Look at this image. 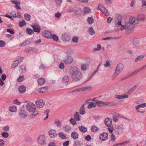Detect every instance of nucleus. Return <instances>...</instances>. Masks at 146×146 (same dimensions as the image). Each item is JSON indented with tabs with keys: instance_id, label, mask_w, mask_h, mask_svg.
Wrapping results in <instances>:
<instances>
[{
	"instance_id": "nucleus-55",
	"label": "nucleus",
	"mask_w": 146,
	"mask_h": 146,
	"mask_svg": "<svg viewBox=\"0 0 146 146\" xmlns=\"http://www.w3.org/2000/svg\"><path fill=\"white\" fill-rule=\"evenodd\" d=\"M62 0H54V2L57 5H60L62 3Z\"/></svg>"
},
{
	"instance_id": "nucleus-60",
	"label": "nucleus",
	"mask_w": 146,
	"mask_h": 146,
	"mask_svg": "<svg viewBox=\"0 0 146 146\" xmlns=\"http://www.w3.org/2000/svg\"><path fill=\"white\" fill-rule=\"evenodd\" d=\"M20 67V69L21 70L22 72L25 70V67L24 65H21Z\"/></svg>"
},
{
	"instance_id": "nucleus-21",
	"label": "nucleus",
	"mask_w": 146,
	"mask_h": 146,
	"mask_svg": "<svg viewBox=\"0 0 146 146\" xmlns=\"http://www.w3.org/2000/svg\"><path fill=\"white\" fill-rule=\"evenodd\" d=\"M78 129L80 132L84 133H86L87 131V129L83 126H79Z\"/></svg>"
},
{
	"instance_id": "nucleus-46",
	"label": "nucleus",
	"mask_w": 146,
	"mask_h": 146,
	"mask_svg": "<svg viewBox=\"0 0 146 146\" xmlns=\"http://www.w3.org/2000/svg\"><path fill=\"white\" fill-rule=\"evenodd\" d=\"M84 13H87L90 11V9L88 7H85L84 9Z\"/></svg>"
},
{
	"instance_id": "nucleus-19",
	"label": "nucleus",
	"mask_w": 146,
	"mask_h": 146,
	"mask_svg": "<svg viewBox=\"0 0 146 146\" xmlns=\"http://www.w3.org/2000/svg\"><path fill=\"white\" fill-rule=\"evenodd\" d=\"M26 88L24 85H21L19 88V90L20 94H23L26 91Z\"/></svg>"
},
{
	"instance_id": "nucleus-16",
	"label": "nucleus",
	"mask_w": 146,
	"mask_h": 146,
	"mask_svg": "<svg viewBox=\"0 0 146 146\" xmlns=\"http://www.w3.org/2000/svg\"><path fill=\"white\" fill-rule=\"evenodd\" d=\"M32 27L34 30V31L35 32L39 33L40 31V27L38 25L35 24L32 26Z\"/></svg>"
},
{
	"instance_id": "nucleus-52",
	"label": "nucleus",
	"mask_w": 146,
	"mask_h": 146,
	"mask_svg": "<svg viewBox=\"0 0 146 146\" xmlns=\"http://www.w3.org/2000/svg\"><path fill=\"white\" fill-rule=\"evenodd\" d=\"M37 51V50L36 48H31V52H30V53L33 54L34 53L36 52Z\"/></svg>"
},
{
	"instance_id": "nucleus-33",
	"label": "nucleus",
	"mask_w": 146,
	"mask_h": 146,
	"mask_svg": "<svg viewBox=\"0 0 146 146\" xmlns=\"http://www.w3.org/2000/svg\"><path fill=\"white\" fill-rule=\"evenodd\" d=\"M26 32L27 33L31 35L33 34L34 31L31 29L27 28L26 29Z\"/></svg>"
},
{
	"instance_id": "nucleus-13",
	"label": "nucleus",
	"mask_w": 146,
	"mask_h": 146,
	"mask_svg": "<svg viewBox=\"0 0 146 146\" xmlns=\"http://www.w3.org/2000/svg\"><path fill=\"white\" fill-rule=\"evenodd\" d=\"M48 134L52 138L56 137L57 135V134L56 133V131L54 129H51L48 131Z\"/></svg>"
},
{
	"instance_id": "nucleus-7",
	"label": "nucleus",
	"mask_w": 146,
	"mask_h": 146,
	"mask_svg": "<svg viewBox=\"0 0 146 146\" xmlns=\"http://www.w3.org/2000/svg\"><path fill=\"white\" fill-rule=\"evenodd\" d=\"M36 104L37 107L40 108L43 107L44 105V102L41 99H38L36 100Z\"/></svg>"
},
{
	"instance_id": "nucleus-58",
	"label": "nucleus",
	"mask_w": 146,
	"mask_h": 146,
	"mask_svg": "<svg viewBox=\"0 0 146 146\" xmlns=\"http://www.w3.org/2000/svg\"><path fill=\"white\" fill-rule=\"evenodd\" d=\"M108 129L109 132L112 133L113 130V126H110V127H108Z\"/></svg>"
},
{
	"instance_id": "nucleus-45",
	"label": "nucleus",
	"mask_w": 146,
	"mask_h": 146,
	"mask_svg": "<svg viewBox=\"0 0 146 146\" xmlns=\"http://www.w3.org/2000/svg\"><path fill=\"white\" fill-rule=\"evenodd\" d=\"M19 62H18V61L17 60H15L14 61L13 63V64L11 66V68H14L15 67H16L19 64Z\"/></svg>"
},
{
	"instance_id": "nucleus-22",
	"label": "nucleus",
	"mask_w": 146,
	"mask_h": 146,
	"mask_svg": "<svg viewBox=\"0 0 146 146\" xmlns=\"http://www.w3.org/2000/svg\"><path fill=\"white\" fill-rule=\"evenodd\" d=\"M62 81L64 83H67L69 81V77L68 76H65L63 77Z\"/></svg>"
},
{
	"instance_id": "nucleus-24",
	"label": "nucleus",
	"mask_w": 146,
	"mask_h": 146,
	"mask_svg": "<svg viewBox=\"0 0 146 146\" xmlns=\"http://www.w3.org/2000/svg\"><path fill=\"white\" fill-rule=\"evenodd\" d=\"M74 117L76 121H78L80 120L79 113L78 112H76L74 114Z\"/></svg>"
},
{
	"instance_id": "nucleus-18",
	"label": "nucleus",
	"mask_w": 146,
	"mask_h": 146,
	"mask_svg": "<svg viewBox=\"0 0 146 146\" xmlns=\"http://www.w3.org/2000/svg\"><path fill=\"white\" fill-rule=\"evenodd\" d=\"M78 136L79 135L77 132L74 131L71 133V137L74 140L77 139H78Z\"/></svg>"
},
{
	"instance_id": "nucleus-14",
	"label": "nucleus",
	"mask_w": 146,
	"mask_h": 146,
	"mask_svg": "<svg viewBox=\"0 0 146 146\" xmlns=\"http://www.w3.org/2000/svg\"><path fill=\"white\" fill-rule=\"evenodd\" d=\"M104 122L106 125L107 127H110L112 124V120L109 118H106L105 119Z\"/></svg>"
},
{
	"instance_id": "nucleus-49",
	"label": "nucleus",
	"mask_w": 146,
	"mask_h": 146,
	"mask_svg": "<svg viewBox=\"0 0 146 146\" xmlns=\"http://www.w3.org/2000/svg\"><path fill=\"white\" fill-rule=\"evenodd\" d=\"M6 43L4 41L0 40V47H3L5 45Z\"/></svg>"
},
{
	"instance_id": "nucleus-3",
	"label": "nucleus",
	"mask_w": 146,
	"mask_h": 146,
	"mask_svg": "<svg viewBox=\"0 0 146 146\" xmlns=\"http://www.w3.org/2000/svg\"><path fill=\"white\" fill-rule=\"evenodd\" d=\"M26 107L27 110L30 112L33 111L36 109V107L35 105L30 102L27 104Z\"/></svg>"
},
{
	"instance_id": "nucleus-17",
	"label": "nucleus",
	"mask_w": 146,
	"mask_h": 146,
	"mask_svg": "<svg viewBox=\"0 0 146 146\" xmlns=\"http://www.w3.org/2000/svg\"><path fill=\"white\" fill-rule=\"evenodd\" d=\"M126 29L131 31L134 29V26L129 22H127L125 24Z\"/></svg>"
},
{
	"instance_id": "nucleus-64",
	"label": "nucleus",
	"mask_w": 146,
	"mask_h": 146,
	"mask_svg": "<svg viewBox=\"0 0 146 146\" xmlns=\"http://www.w3.org/2000/svg\"><path fill=\"white\" fill-rule=\"evenodd\" d=\"M69 141H67L64 142L63 143V146H68L69 144Z\"/></svg>"
},
{
	"instance_id": "nucleus-51",
	"label": "nucleus",
	"mask_w": 146,
	"mask_h": 146,
	"mask_svg": "<svg viewBox=\"0 0 146 146\" xmlns=\"http://www.w3.org/2000/svg\"><path fill=\"white\" fill-rule=\"evenodd\" d=\"M7 31L11 34H13L14 33V31L13 29H7Z\"/></svg>"
},
{
	"instance_id": "nucleus-1",
	"label": "nucleus",
	"mask_w": 146,
	"mask_h": 146,
	"mask_svg": "<svg viewBox=\"0 0 146 146\" xmlns=\"http://www.w3.org/2000/svg\"><path fill=\"white\" fill-rule=\"evenodd\" d=\"M70 73L72 79L75 82L80 81L82 78V74L75 66L70 68Z\"/></svg>"
},
{
	"instance_id": "nucleus-61",
	"label": "nucleus",
	"mask_w": 146,
	"mask_h": 146,
	"mask_svg": "<svg viewBox=\"0 0 146 146\" xmlns=\"http://www.w3.org/2000/svg\"><path fill=\"white\" fill-rule=\"evenodd\" d=\"M74 146H81L80 143L79 141H77L74 143Z\"/></svg>"
},
{
	"instance_id": "nucleus-31",
	"label": "nucleus",
	"mask_w": 146,
	"mask_h": 146,
	"mask_svg": "<svg viewBox=\"0 0 146 146\" xmlns=\"http://www.w3.org/2000/svg\"><path fill=\"white\" fill-rule=\"evenodd\" d=\"M76 121L75 119L73 117H71L69 119L70 123L73 125H75L76 124Z\"/></svg>"
},
{
	"instance_id": "nucleus-54",
	"label": "nucleus",
	"mask_w": 146,
	"mask_h": 146,
	"mask_svg": "<svg viewBox=\"0 0 146 146\" xmlns=\"http://www.w3.org/2000/svg\"><path fill=\"white\" fill-rule=\"evenodd\" d=\"M84 139L85 140L87 141H90L92 139L91 137L89 135H87L85 137Z\"/></svg>"
},
{
	"instance_id": "nucleus-35",
	"label": "nucleus",
	"mask_w": 146,
	"mask_h": 146,
	"mask_svg": "<svg viewBox=\"0 0 146 146\" xmlns=\"http://www.w3.org/2000/svg\"><path fill=\"white\" fill-rule=\"evenodd\" d=\"M96 106V103H94L93 102H91L89 104L87 108L88 109H90L92 108L95 107Z\"/></svg>"
},
{
	"instance_id": "nucleus-44",
	"label": "nucleus",
	"mask_w": 146,
	"mask_h": 146,
	"mask_svg": "<svg viewBox=\"0 0 146 146\" xmlns=\"http://www.w3.org/2000/svg\"><path fill=\"white\" fill-rule=\"evenodd\" d=\"M1 136L5 138H7L9 136L8 133L7 132H3L1 134Z\"/></svg>"
},
{
	"instance_id": "nucleus-15",
	"label": "nucleus",
	"mask_w": 146,
	"mask_h": 146,
	"mask_svg": "<svg viewBox=\"0 0 146 146\" xmlns=\"http://www.w3.org/2000/svg\"><path fill=\"white\" fill-rule=\"evenodd\" d=\"M129 22L132 25L136 24L139 23V20H136V19L133 17H131L129 19Z\"/></svg>"
},
{
	"instance_id": "nucleus-42",
	"label": "nucleus",
	"mask_w": 146,
	"mask_h": 146,
	"mask_svg": "<svg viewBox=\"0 0 146 146\" xmlns=\"http://www.w3.org/2000/svg\"><path fill=\"white\" fill-rule=\"evenodd\" d=\"M88 22L89 24H92L94 21V19L92 17H88L87 19Z\"/></svg>"
},
{
	"instance_id": "nucleus-43",
	"label": "nucleus",
	"mask_w": 146,
	"mask_h": 146,
	"mask_svg": "<svg viewBox=\"0 0 146 146\" xmlns=\"http://www.w3.org/2000/svg\"><path fill=\"white\" fill-rule=\"evenodd\" d=\"M31 43V42L28 40H25L23 43L21 44L20 45H23V46H25L27 45H29Z\"/></svg>"
},
{
	"instance_id": "nucleus-26",
	"label": "nucleus",
	"mask_w": 146,
	"mask_h": 146,
	"mask_svg": "<svg viewBox=\"0 0 146 146\" xmlns=\"http://www.w3.org/2000/svg\"><path fill=\"white\" fill-rule=\"evenodd\" d=\"M48 88L47 87H42L38 89V92L40 93H42L47 91Z\"/></svg>"
},
{
	"instance_id": "nucleus-20",
	"label": "nucleus",
	"mask_w": 146,
	"mask_h": 146,
	"mask_svg": "<svg viewBox=\"0 0 146 146\" xmlns=\"http://www.w3.org/2000/svg\"><path fill=\"white\" fill-rule=\"evenodd\" d=\"M139 85V84H136L134 86L131 87L127 92V94L129 95Z\"/></svg>"
},
{
	"instance_id": "nucleus-50",
	"label": "nucleus",
	"mask_w": 146,
	"mask_h": 146,
	"mask_svg": "<svg viewBox=\"0 0 146 146\" xmlns=\"http://www.w3.org/2000/svg\"><path fill=\"white\" fill-rule=\"evenodd\" d=\"M137 73V72L136 71V70L135 71L133 72H132L131 74L127 75V76H126V78H128L129 77L132 76L133 75H134L135 74H136Z\"/></svg>"
},
{
	"instance_id": "nucleus-36",
	"label": "nucleus",
	"mask_w": 146,
	"mask_h": 146,
	"mask_svg": "<svg viewBox=\"0 0 146 146\" xmlns=\"http://www.w3.org/2000/svg\"><path fill=\"white\" fill-rule=\"evenodd\" d=\"M144 56H143V55H140L138 56L137 58H136L135 59V62H137L138 61H139L142 60L144 58Z\"/></svg>"
},
{
	"instance_id": "nucleus-10",
	"label": "nucleus",
	"mask_w": 146,
	"mask_h": 146,
	"mask_svg": "<svg viewBox=\"0 0 146 146\" xmlns=\"http://www.w3.org/2000/svg\"><path fill=\"white\" fill-rule=\"evenodd\" d=\"M108 134L106 133H103L100 136V139L102 141L106 140L108 138Z\"/></svg>"
},
{
	"instance_id": "nucleus-59",
	"label": "nucleus",
	"mask_w": 146,
	"mask_h": 146,
	"mask_svg": "<svg viewBox=\"0 0 146 146\" xmlns=\"http://www.w3.org/2000/svg\"><path fill=\"white\" fill-rule=\"evenodd\" d=\"M87 67L86 64H84L81 66V69L83 71H85L87 70Z\"/></svg>"
},
{
	"instance_id": "nucleus-9",
	"label": "nucleus",
	"mask_w": 146,
	"mask_h": 146,
	"mask_svg": "<svg viewBox=\"0 0 146 146\" xmlns=\"http://www.w3.org/2000/svg\"><path fill=\"white\" fill-rule=\"evenodd\" d=\"M19 113L20 116L21 118H25L27 116L26 112L24 110H20L19 111Z\"/></svg>"
},
{
	"instance_id": "nucleus-40",
	"label": "nucleus",
	"mask_w": 146,
	"mask_h": 146,
	"mask_svg": "<svg viewBox=\"0 0 146 146\" xmlns=\"http://www.w3.org/2000/svg\"><path fill=\"white\" fill-rule=\"evenodd\" d=\"M9 110L11 112H15L17 110V107L16 106H13L9 108Z\"/></svg>"
},
{
	"instance_id": "nucleus-38",
	"label": "nucleus",
	"mask_w": 146,
	"mask_h": 146,
	"mask_svg": "<svg viewBox=\"0 0 146 146\" xmlns=\"http://www.w3.org/2000/svg\"><path fill=\"white\" fill-rule=\"evenodd\" d=\"M24 17L27 21H29L31 19V17L30 15L25 13L24 15Z\"/></svg>"
},
{
	"instance_id": "nucleus-56",
	"label": "nucleus",
	"mask_w": 146,
	"mask_h": 146,
	"mask_svg": "<svg viewBox=\"0 0 146 146\" xmlns=\"http://www.w3.org/2000/svg\"><path fill=\"white\" fill-rule=\"evenodd\" d=\"M25 25V21L23 20L21 22H19V26L20 27H22Z\"/></svg>"
},
{
	"instance_id": "nucleus-23",
	"label": "nucleus",
	"mask_w": 146,
	"mask_h": 146,
	"mask_svg": "<svg viewBox=\"0 0 146 146\" xmlns=\"http://www.w3.org/2000/svg\"><path fill=\"white\" fill-rule=\"evenodd\" d=\"M64 128V129L65 131L68 133L70 132L71 130V127L68 125H65Z\"/></svg>"
},
{
	"instance_id": "nucleus-34",
	"label": "nucleus",
	"mask_w": 146,
	"mask_h": 146,
	"mask_svg": "<svg viewBox=\"0 0 146 146\" xmlns=\"http://www.w3.org/2000/svg\"><path fill=\"white\" fill-rule=\"evenodd\" d=\"M55 123L57 127L60 128L61 127L62 125V123L59 120H56L55 121Z\"/></svg>"
},
{
	"instance_id": "nucleus-32",
	"label": "nucleus",
	"mask_w": 146,
	"mask_h": 146,
	"mask_svg": "<svg viewBox=\"0 0 146 146\" xmlns=\"http://www.w3.org/2000/svg\"><path fill=\"white\" fill-rule=\"evenodd\" d=\"M116 104L114 102H105V105L107 106L110 107L116 105Z\"/></svg>"
},
{
	"instance_id": "nucleus-5",
	"label": "nucleus",
	"mask_w": 146,
	"mask_h": 146,
	"mask_svg": "<svg viewBox=\"0 0 146 146\" xmlns=\"http://www.w3.org/2000/svg\"><path fill=\"white\" fill-rule=\"evenodd\" d=\"M98 9L106 16L109 15V13L106 8L101 4H99L98 6Z\"/></svg>"
},
{
	"instance_id": "nucleus-25",
	"label": "nucleus",
	"mask_w": 146,
	"mask_h": 146,
	"mask_svg": "<svg viewBox=\"0 0 146 146\" xmlns=\"http://www.w3.org/2000/svg\"><path fill=\"white\" fill-rule=\"evenodd\" d=\"M84 104L81 107L79 110L80 113L81 115H83L86 113L84 110Z\"/></svg>"
},
{
	"instance_id": "nucleus-4",
	"label": "nucleus",
	"mask_w": 146,
	"mask_h": 146,
	"mask_svg": "<svg viewBox=\"0 0 146 146\" xmlns=\"http://www.w3.org/2000/svg\"><path fill=\"white\" fill-rule=\"evenodd\" d=\"M73 58L72 56H68L64 58L63 62L66 64H69L73 62Z\"/></svg>"
},
{
	"instance_id": "nucleus-47",
	"label": "nucleus",
	"mask_w": 146,
	"mask_h": 146,
	"mask_svg": "<svg viewBox=\"0 0 146 146\" xmlns=\"http://www.w3.org/2000/svg\"><path fill=\"white\" fill-rule=\"evenodd\" d=\"M72 41L74 42L77 43L78 41V38L77 37L74 36L72 38Z\"/></svg>"
},
{
	"instance_id": "nucleus-30",
	"label": "nucleus",
	"mask_w": 146,
	"mask_h": 146,
	"mask_svg": "<svg viewBox=\"0 0 146 146\" xmlns=\"http://www.w3.org/2000/svg\"><path fill=\"white\" fill-rule=\"evenodd\" d=\"M137 20H139H139L141 21H143L145 19V17L143 15H139L138 16L137 18Z\"/></svg>"
},
{
	"instance_id": "nucleus-29",
	"label": "nucleus",
	"mask_w": 146,
	"mask_h": 146,
	"mask_svg": "<svg viewBox=\"0 0 146 146\" xmlns=\"http://www.w3.org/2000/svg\"><path fill=\"white\" fill-rule=\"evenodd\" d=\"M91 129L92 132L95 133L98 131L99 129L96 126L94 125L92 127Z\"/></svg>"
},
{
	"instance_id": "nucleus-57",
	"label": "nucleus",
	"mask_w": 146,
	"mask_h": 146,
	"mask_svg": "<svg viewBox=\"0 0 146 146\" xmlns=\"http://www.w3.org/2000/svg\"><path fill=\"white\" fill-rule=\"evenodd\" d=\"M117 38L116 37H115L114 38H112L111 37H107L106 38H104L102 39V40H108L111 39H117Z\"/></svg>"
},
{
	"instance_id": "nucleus-27",
	"label": "nucleus",
	"mask_w": 146,
	"mask_h": 146,
	"mask_svg": "<svg viewBox=\"0 0 146 146\" xmlns=\"http://www.w3.org/2000/svg\"><path fill=\"white\" fill-rule=\"evenodd\" d=\"M45 80L43 78H39L38 80V83L39 85H42L45 83Z\"/></svg>"
},
{
	"instance_id": "nucleus-12",
	"label": "nucleus",
	"mask_w": 146,
	"mask_h": 146,
	"mask_svg": "<svg viewBox=\"0 0 146 146\" xmlns=\"http://www.w3.org/2000/svg\"><path fill=\"white\" fill-rule=\"evenodd\" d=\"M43 35L48 38H51V36L52 35V33H51L48 31H45L42 33Z\"/></svg>"
},
{
	"instance_id": "nucleus-48",
	"label": "nucleus",
	"mask_w": 146,
	"mask_h": 146,
	"mask_svg": "<svg viewBox=\"0 0 146 146\" xmlns=\"http://www.w3.org/2000/svg\"><path fill=\"white\" fill-rule=\"evenodd\" d=\"M24 79V77L23 76H20L17 79V81L19 82H22Z\"/></svg>"
},
{
	"instance_id": "nucleus-11",
	"label": "nucleus",
	"mask_w": 146,
	"mask_h": 146,
	"mask_svg": "<svg viewBox=\"0 0 146 146\" xmlns=\"http://www.w3.org/2000/svg\"><path fill=\"white\" fill-rule=\"evenodd\" d=\"M123 129L122 127H120L119 125L116 127V128L115 129L114 131L116 135H119L121 134L123 132Z\"/></svg>"
},
{
	"instance_id": "nucleus-37",
	"label": "nucleus",
	"mask_w": 146,
	"mask_h": 146,
	"mask_svg": "<svg viewBox=\"0 0 146 146\" xmlns=\"http://www.w3.org/2000/svg\"><path fill=\"white\" fill-rule=\"evenodd\" d=\"M88 32L90 35H94L95 32L92 27H89L88 28Z\"/></svg>"
},
{
	"instance_id": "nucleus-2",
	"label": "nucleus",
	"mask_w": 146,
	"mask_h": 146,
	"mask_svg": "<svg viewBox=\"0 0 146 146\" xmlns=\"http://www.w3.org/2000/svg\"><path fill=\"white\" fill-rule=\"evenodd\" d=\"M123 69L124 66L123 64L120 63L118 64L116 67L115 71L113 75L114 78L119 74Z\"/></svg>"
},
{
	"instance_id": "nucleus-62",
	"label": "nucleus",
	"mask_w": 146,
	"mask_h": 146,
	"mask_svg": "<svg viewBox=\"0 0 146 146\" xmlns=\"http://www.w3.org/2000/svg\"><path fill=\"white\" fill-rule=\"evenodd\" d=\"M75 13L76 14H79L80 13V10L79 8H77L76 9H74Z\"/></svg>"
},
{
	"instance_id": "nucleus-6",
	"label": "nucleus",
	"mask_w": 146,
	"mask_h": 146,
	"mask_svg": "<svg viewBox=\"0 0 146 146\" xmlns=\"http://www.w3.org/2000/svg\"><path fill=\"white\" fill-rule=\"evenodd\" d=\"M38 143L41 145H43L45 143V136L43 135L38 136L37 139Z\"/></svg>"
},
{
	"instance_id": "nucleus-63",
	"label": "nucleus",
	"mask_w": 146,
	"mask_h": 146,
	"mask_svg": "<svg viewBox=\"0 0 146 146\" xmlns=\"http://www.w3.org/2000/svg\"><path fill=\"white\" fill-rule=\"evenodd\" d=\"M3 130L6 131H8L9 130V127L8 125H6L3 127Z\"/></svg>"
},
{
	"instance_id": "nucleus-28",
	"label": "nucleus",
	"mask_w": 146,
	"mask_h": 146,
	"mask_svg": "<svg viewBox=\"0 0 146 146\" xmlns=\"http://www.w3.org/2000/svg\"><path fill=\"white\" fill-rule=\"evenodd\" d=\"M58 135L61 138L65 139H66V135L63 132H60L58 133Z\"/></svg>"
},
{
	"instance_id": "nucleus-8",
	"label": "nucleus",
	"mask_w": 146,
	"mask_h": 146,
	"mask_svg": "<svg viewBox=\"0 0 146 146\" xmlns=\"http://www.w3.org/2000/svg\"><path fill=\"white\" fill-rule=\"evenodd\" d=\"M90 89V87L85 86L75 89L74 90V92L76 93L81 91H84Z\"/></svg>"
},
{
	"instance_id": "nucleus-41",
	"label": "nucleus",
	"mask_w": 146,
	"mask_h": 146,
	"mask_svg": "<svg viewBox=\"0 0 146 146\" xmlns=\"http://www.w3.org/2000/svg\"><path fill=\"white\" fill-rule=\"evenodd\" d=\"M51 38L53 39V40L55 41H57L58 40V38L57 36L55 34L53 35L52 34Z\"/></svg>"
},
{
	"instance_id": "nucleus-53",
	"label": "nucleus",
	"mask_w": 146,
	"mask_h": 146,
	"mask_svg": "<svg viewBox=\"0 0 146 146\" xmlns=\"http://www.w3.org/2000/svg\"><path fill=\"white\" fill-rule=\"evenodd\" d=\"M40 66H39V69H44L46 65L45 64L43 65L41 62V63H40Z\"/></svg>"
},
{
	"instance_id": "nucleus-39",
	"label": "nucleus",
	"mask_w": 146,
	"mask_h": 146,
	"mask_svg": "<svg viewBox=\"0 0 146 146\" xmlns=\"http://www.w3.org/2000/svg\"><path fill=\"white\" fill-rule=\"evenodd\" d=\"M96 105H97L99 106H101V105H105V102L97 100L96 102Z\"/></svg>"
}]
</instances>
